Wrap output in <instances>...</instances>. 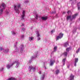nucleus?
<instances>
[{
	"mask_svg": "<svg viewBox=\"0 0 80 80\" xmlns=\"http://www.w3.org/2000/svg\"><path fill=\"white\" fill-rule=\"evenodd\" d=\"M17 42H16L14 44V47L16 48L13 53H22L24 49V46L23 45H21L19 47V49L17 48Z\"/></svg>",
	"mask_w": 80,
	"mask_h": 80,
	"instance_id": "nucleus-1",
	"label": "nucleus"
},
{
	"mask_svg": "<svg viewBox=\"0 0 80 80\" xmlns=\"http://www.w3.org/2000/svg\"><path fill=\"white\" fill-rule=\"evenodd\" d=\"M18 60H17L13 62L12 64H8L6 65V67L8 69H9V68H10L14 64H15L16 63V65L15 66L16 68H18L19 67V65H20V62H19Z\"/></svg>",
	"mask_w": 80,
	"mask_h": 80,
	"instance_id": "nucleus-2",
	"label": "nucleus"
},
{
	"mask_svg": "<svg viewBox=\"0 0 80 80\" xmlns=\"http://www.w3.org/2000/svg\"><path fill=\"white\" fill-rule=\"evenodd\" d=\"M14 7V8L15 11L17 13H20L19 8H20V7H21V4H19L17 5H15Z\"/></svg>",
	"mask_w": 80,
	"mask_h": 80,
	"instance_id": "nucleus-3",
	"label": "nucleus"
},
{
	"mask_svg": "<svg viewBox=\"0 0 80 80\" xmlns=\"http://www.w3.org/2000/svg\"><path fill=\"white\" fill-rule=\"evenodd\" d=\"M5 8H6V5L5 4L3 3L1 6L0 5V14L1 15L3 13V11Z\"/></svg>",
	"mask_w": 80,
	"mask_h": 80,
	"instance_id": "nucleus-4",
	"label": "nucleus"
},
{
	"mask_svg": "<svg viewBox=\"0 0 80 80\" xmlns=\"http://www.w3.org/2000/svg\"><path fill=\"white\" fill-rule=\"evenodd\" d=\"M28 70L29 72H34L35 71L36 68H35L32 67V66H30L29 67Z\"/></svg>",
	"mask_w": 80,
	"mask_h": 80,
	"instance_id": "nucleus-5",
	"label": "nucleus"
},
{
	"mask_svg": "<svg viewBox=\"0 0 80 80\" xmlns=\"http://www.w3.org/2000/svg\"><path fill=\"white\" fill-rule=\"evenodd\" d=\"M25 11L23 10L21 16V20H25Z\"/></svg>",
	"mask_w": 80,
	"mask_h": 80,
	"instance_id": "nucleus-6",
	"label": "nucleus"
},
{
	"mask_svg": "<svg viewBox=\"0 0 80 80\" xmlns=\"http://www.w3.org/2000/svg\"><path fill=\"white\" fill-rule=\"evenodd\" d=\"M63 34H62L61 33H60L59 36H58L56 38V40H58L59 39H61L63 37Z\"/></svg>",
	"mask_w": 80,
	"mask_h": 80,
	"instance_id": "nucleus-7",
	"label": "nucleus"
},
{
	"mask_svg": "<svg viewBox=\"0 0 80 80\" xmlns=\"http://www.w3.org/2000/svg\"><path fill=\"white\" fill-rule=\"evenodd\" d=\"M38 53V52H37L36 53V55L34 57L32 56L31 57L32 60L29 61V63H32V60L34 58H37V54Z\"/></svg>",
	"mask_w": 80,
	"mask_h": 80,
	"instance_id": "nucleus-8",
	"label": "nucleus"
},
{
	"mask_svg": "<svg viewBox=\"0 0 80 80\" xmlns=\"http://www.w3.org/2000/svg\"><path fill=\"white\" fill-rule=\"evenodd\" d=\"M3 52L5 53H8V52H9V49L8 48L4 49Z\"/></svg>",
	"mask_w": 80,
	"mask_h": 80,
	"instance_id": "nucleus-9",
	"label": "nucleus"
},
{
	"mask_svg": "<svg viewBox=\"0 0 80 80\" xmlns=\"http://www.w3.org/2000/svg\"><path fill=\"white\" fill-rule=\"evenodd\" d=\"M55 62V60H53L52 59L50 61V65L51 66H52Z\"/></svg>",
	"mask_w": 80,
	"mask_h": 80,
	"instance_id": "nucleus-10",
	"label": "nucleus"
},
{
	"mask_svg": "<svg viewBox=\"0 0 80 80\" xmlns=\"http://www.w3.org/2000/svg\"><path fill=\"white\" fill-rule=\"evenodd\" d=\"M41 18L42 20L45 21L47 20L48 18L47 17H42Z\"/></svg>",
	"mask_w": 80,
	"mask_h": 80,
	"instance_id": "nucleus-11",
	"label": "nucleus"
},
{
	"mask_svg": "<svg viewBox=\"0 0 80 80\" xmlns=\"http://www.w3.org/2000/svg\"><path fill=\"white\" fill-rule=\"evenodd\" d=\"M33 14L36 16V19H38V14L37 13V12H33Z\"/></svg>",
	"mask_w": 80,
	"mask_h": 80,
	"instance_id": "nucleus-12",
	"label": "nucleus"
},
{
	"mask_svg": "<svg viewBox=\"0 0 80 80\" xmlns=\"http://www.w3.org/2000/svg\"><path fill=\"white\" fill-rule=\"evenodd\" d=\"M57 46H55L54 48V51H52V52L51 53V55L53 54V52H56L57 51Z\"/></svg>",
	"mask_w": 80,
	"mask_h": 80,
	"instance_id": "nucleus-13",
	"label": "nucleus"
},
{
	"mask_svg": "<svg viewBox=\"0 0 80 80\" xmlns=\"http://www.w3.org/2000/svg\"><path fill=\"white\" fill-rule=\"evenodd\" d=\"M70 80H73L74 78V76L72 74H71L70 76Z\"/></svg>",
	"mask_w": 80,
	"mask_h": 80,
	"instance_id": "nucleus-14",
	"label": "nucleus"
},
{
	"mask_svg": "<svg viewBox=\"0 0 80 80\" xmlns=\"http://www.w3.org/2000/svg\"><path fill=\"white\" fill-rule=\"evenodd\" d=\"M45 77V74H44L42 75V76H41V80H44Z\"/></svg>",
	"mask_w": 80,
	"mask_h": 80,
	"instance_id": "nucleus-15",
	"label": "nucleus"
},
{
	"mask_svg": "<svg viewBox=\"0 0 80 80\" xmlns=\"http://www.w3.org/2000/svg\"><path fill=\"white\" fill-rule=\"evenodd\" d=\"M78 15V13H77L74 15H72V18H76V17Z\"/></svg>",
	"mask_w": 80,
	"mask_h": 80,
	"instance_id": "nucleus-16",
	"label": "nucleus"
},
{
	"mask_svg": "<svg viewBox=\"0 0 80 80\" xmlns=\"http://www.w3.org/2000/svg\"><path fill=\"white\" fill-rule=\"evenodd\" d=\"M70 19L71 20H72V19H71V16H68L67 17V20Z\"/></svg>",
	"mask_w": 80,
	"mask_h": 80,
	"instance_id": "nucleus-17",
	"label": "nucleus"
},
{
	"mask_svg": "<svg viewBox=\"0 0 80 80\" xmlns=\"http://www.w3.org/2000/svg\"><path fill=\"white\" fill-rule=\"evenodd\" d=\"M6 80H16V79L13 78H8Z\"/></svg>",
	"mask_w": 80,
	"mask_h": 80,
	"instance_id": "nucleus-18",
	"label": "nucleus"
},
{
	"mask_svg": "<svg viewBox=\"0 0 80 80\" xmlns=\"http://www.w3.org/2000/svg\"><path fill=\"white\" fill-rule=\"evenodd\" d=\"M33 39V37H29V40L30 42H31V41H32Z\"/></svg>",
	"mask_w": 80,
	"mask_h": 80,
	"instance_id": "nucleus-19",
	"label": "nucleus"
},
{
	"mask_svg": "<svg viewBox=\"0 0 80 80\" xmlns=\"http://www.w3.org/2000/svg\"><path fill=\"white\" fill-rule=\"evenodd\" d=\"M11 32H12V35H16V34H17L16 32H14V31H12Z\"/></svg>",
	"mask_w": 80,
	"mask_h": 80,
	"instance_id": "nucleus-20",
	"label": "nucleus"
},
{
	"mask_svg": "<svg viewBox=\"0 0 80 80\" xmlns=\"http://www.w3.org/2000/svg\"><path fill=\"white\" fill-rule=\"evenodd\" d=\"M67 45H68V42H66L65 43H64V47H67Z\"/></svg>",
	"mask_w": 80,
	"mask_h": 80,
	"instance_id": "nucleus-21",
	"label": "nucleus"
},
{
	"mask_svg": "<svg viewBox=\"0 0 80 80\" xmlns=\"http://www.w3.org/2000/svg\"><path fill=\"white\" fill-rule=\"evenodd\" d=\"M80 2H79L78 3L77 5L78 6V10H80V5H79L80 4Z\"/></svg>",
	"mask_w": 80,
	"mask_h": 80,
	"instance_id": "nucleus-22",
	"label": "nucleus"
},
{
	"mask_svg": "<svg viewBox=\"0 0 80 80\" xmlns=\"http://www.w3.org/2000/svg\"><path fill=\"white\" fill-rule=\"evenodd\" d=\"M65 60H66V58H64L62 60V62L63 63V65H65Z\"/></svg>",
	"mask_w": 80,
	"mask_h": 80,
	"instance_id": "nucleus-23",
	"label": "nucleus"
},
{
	"mask_svg": "<svg viewBox=\"0 0 80 80\" xmlns=\"http://www.w3.org/2000/svg\"><path fill=\"white\" fill-rule=\"evenodd\" d=\"M36 34L37 35V37H39L40 36V34H39L38 32H37Z\"/></svg>",
	"mask_w": 80,
	"mask_h": 80,
	"instance_id": "nucleus-24",
	"label": "nucleus"
},
{
	"mask_svg": "<svg viewBox=\"0 0 80 80\" xmlns=\"http://www.w3.org/2000/svg\"><path fill=\"white\" fill-rule=\"evenodd\" d=\"M63 55L64 56L67 57V52H64L63 53Z\"/></svg>",
	"mask_w": 80,
	"mask_h": 80,
	"instance_id": "nucleus-25",
	"label": "nucleus"
},
{
	"mask_svg": "<svg viewBox=\"0 0 80 80\" xmlns=\"http://www.w3.org/2000/svg\"><path fill=\"white\" fill-rule=\"evenodd\" d=\"M78 58H75V63H77V62H78Z\"/></svg>",
	"mask_w": 80,
	"mask_h": 80,
	"instance_id": "nucleus-26",
	"label": "nucleus"
},
{
	"mask_svg": "<svg viewBox=\"0 0 80 80\" xmlns=\"http://www.w3.org/2000/svg\"><path fill=\"white\" fill-rule=\"evenodd\" d=\"M59 70H58L56 71V75H58V73H59Z\"/></svg>",
	"mask_w": 80,
	"mask_h": 80,
	"instance_id": "nucleus-27",
	"label": "nucleus"
},
{
	"mask_svg": "<svg viewBox=\"0 0 80 80\" xmlns=\"http://www.w3.org/2000/svg\"><path fill=\"white\" fill-rule=\"evenodd\" d=\"M28 3V0H26L24 2V3H25V4H27Z\"/></svg>",
	"mask_w": 80,
	"mask_h": 80,
	"instance_id": "nucleus-28",
	"label": "nucleus"
},
{
	"mask_svg": "<svg viewBox=\"0 0 80 80\" xmlns=\"http://www.w3.org/2000/svg\"><path fill=\"white\" fill-rule=\"evenodd\" d=\"M70 50V47H69L66 49V51L67 52H69V50Z\"/></svg>",
	"mask_w": 80,
	"mask_h": 80,
	"instance_id": "nucleus-29",
	"label": "nucleus"
},
{
	"mask_svg": "<svg viewBox=\"0 0 80 80\" xmlns=\"http://www.w3.org/2000/svg\"><path fill=\"white\" fill-rule=\"evenodd\" d=\"M3 69H4L3 68H1L0 69V71H1V72H3Z\"/></svg>",
	"mask_w": 80,
	"mask_h": 80,
	"instance_id": "nucleus-30",
	"label": "nucleus"
},
{
	"mask_svg": "<svg viewBox=\"0 0 80 80\" xmlns=\"http://www.w3.org/2000/svg\"><path fill=\"white\" fill-rule=\"evenodd\" d=\"M4 48H3L2 47H0V52L1 51H2V50H4Z\"/></svg>",
	"mask_w": 80,
	"mask_h": 80,
	"instance_id": "nucleus-31",
	"label": "nucleus"
},
{
	"mask_svg": "<svg viewBox=\"0 0 80 80\" xmlns=\"http://www.w3.org/2000/svg\"><path fill=\"white\" fill-rule=\"evenodd\" d=\"M79 51H80V48H79L78 50H77V51H76L77 53H78V52H79Z\"/></svg>",
	"mask_w": 80,
	"mask_h": 80,
	"instance_id": "nucleus-32",
	"label": "nucleus"
},
{
	"mask_svg": "<svg viewBox=\"0 0 80 80\" xmlns=\"http://www.w3.org/2000/svg\"><path fill=\"white\" fill-rule=\"evenodd\" d=\"M55 32V30H52L51 31V33L52 34L53 33V32Z\"/></svg>",
	"mask_w": 80,
	"mask_h": 80,
	"instance_id": "nucleus-33",
	"label": "nucleus"
},
{
	"mask_svg": "<svg viewBox=\"0 0 80 80\" xmlns=\"http://www.w3.org/2000/svg\"><path fill=\"white\" fill-rule=\"evenodd\" d=\"M22 31H25V28H22Z\"/></svg>",
	"mask_w": 80,
	"mask_h": 80,
	"instance_id": "nucleus-34",
	"label": "nucleus"
},
{
	"mask_svg": "<svg viewBox=\"0 0 80 80\" xmlns=\"http://www.w3.org/2000/svg\"><path fill=\"white\" fill-rule=\"evenodd\" d=\"M38 40H40V37H38V38H37Z\"/></svg>",
	"mask_w": 80,
	"mask_h": 80,
	"instance_id": "nucleus-35",
	"label": "nucleus"
},
{
	"mask_svg": "<svg viewBox=\"0 0 80 80\" xmlns=\"http://www.w3.org/2000/svg\"><path fill=\"white\" fill-rule=\"evenodd\" d=\"M23 37H24V35H22V36H21L22 38H23Z\"/></svg>",
	"mask_w": 80,
	"mask_h": 80,
	"instance_id": "nucleus-36",
	"label": "nucleus"
},
{
	"mask_svg": "<svg viewBox=\"0 0 80 80\" xmlns=\"http://www.w3.org/2000/svg\"><path fill=\"white\" fill-rule=\"evenodd\" d=\"M56 13V12L55 11H52V13Z\"/></svg>",
	"mask_w": 80,
	"mask_h": 80,
	"instance_id": "nucleus-37",
	"label": "nucleus"
},
{
	"mask_svg": "<svg viewBox=\"0 0 80 80\" xmlns=\"http://www.w3.org/2000/svg\"><path fill=\"white\" fill-rule=\"evenodd\" d=\"M43 68H44V69H47V68H46V67L45 66H44L43 67Z\"/></svg>",
	"mask_w": 80,
	"mask_h": 80,
	"instance_id": "nucleus-38",
	"label": "nucleus"
},
{
	"mask_svg": "<svg viewBox=\"0 0 80 80\" xmlns=\"http://www.w3.org/2000/svg\"><path fill=\"white\" fill-rule=\"evenodd\" d=\"M76 63H77V62H75V64H74V66H75V67H76V66H77V64H76Z\"/></svg>",
	"mask_w": 80,
	"mask_h": 80,
	"instance_id": "nucleus-39",
	"label": "nucleus"
},
{
	"mask_svg": "<svg viewBox=\"0 0 80 80\" xmlns=\"http://www.w3.org/2000/svg\"><path fill=\"white\" fill-rule=\"evenodd\" d=\"M70 13V11H68V14H69V13Z\"/></svg>",
	"mask_w": 80,
	"mask_h": 80,
	"instance_id": "nucleus-40",
	"label": "nucleus"
},
{
	"mask_svg": "<svg viewBox=\"0 0 80 80\" xmlns=\"http://www.w3.org/2000/svg\"><path fill=\"white\" fill-rule=\"evenodd\" d=\"M77 29V28H75L74 29L75 31Z\"/></svg>",
	"mask_w": 80,
	"mask_h": 80,
	"instance_id": "nucleus-41",
	"label": "nucleus"
},
{
	"mask_svg": "<svg viewBox=\"0 0 80 80\" xmlns=\"http://www.w3.org/2000/svg\"><path fill=\"white\" fill-rule=\"evenodd\" d=\"M6 13H7V14H8V12L7 11L6 12Z\"/></svg>",
	"mask_w": 80,
	"mask_h": 80,
	"instance_id": "nucleus-42",
	"label": "nucleus"
},
{
	"mask_svg": "<svg viewBox=\"0 0 80 80\" xmlns=\"http://www.w3.org/2000/svg\"><path fill=\"white\" fill-rule=\"evenodd\" d=\"M66 13V12H63L62 14H64V13Z\"/></svg>",
	"mask_w": 80,
	"mask_h": 80,
	"instance_id": "nucleus-43",
	"label": "nucleus"
},
{
	"mask_svg": "<svg viewBox=\"0 0 80 80\" xmlns=\"http://www.w3.org/2000/svg\"><path fill=\"white\" fill-rule=\"evenodd\" d=\"M39 74H41V72L40 71V72H39Z\"/></svg>",
	"mask_w": 80,
	"mask_h": 80,
	"instance_id": "nucleus-44",
	"label": "nucleus"
},
{
	"mask_svg": "<svg viewBox=\"0 0 80 80\" xmlns=\"http://www.w3.org/2000/svg\"><path fill=\"white\" fill-rule=\"evenodd\" d=\"M22 26H24L23 24H22Z\"/></svg>",
	"mask_w": 80,
	"mask_h": 80,
	"instance_id": "nucleus-45",
	"label": "nucleus"
},
{
	"mask_svg": "<svg viewBox=\"0 0 80 80\" xmlns=\"http://www.w3.org/2000/svg\"><path fill=\"white\" fill-rule=\"evenodd\" d=\"M67 67L68 68H69V66H67Z\"/></svg>",
	"mask_w": 80,
	"mask_h": 80,
	"instance_id": "nucleus-46",
	"label": "nucleus"
},
{
	"mask_svg": "<svg viewBox=\"0 0 80 80\" xmlns=\"http://www.w3.org/2000/svg\"><path fill=\"white\" fill-rule=\"evenodd\" d=\"M73 0H70V1H72Z\"/></svg>",
	"mask_w": 80,
	"mask_h": 80,
	"instance_id": "nucleus-47",
	"label": "nucleus"
},
{
	"mask_svg": "<svg viewBox=\"0 0 80 80\" xmlns=\"http://www.w3.org/2000/svg\"><path fill=\"white\" fill-rule=\"evenodd\" d=\"M56 16H57V15H56Z\"/></svg>",
	"mask_w": 80,
	"mask_h": 80,
	"instance_id": "nucleus-48",
	"label": "nucleus"
}]
</instances>
